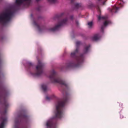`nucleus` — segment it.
<instances>
[{
	"label": "nucleus",
	"instance_id": "f257e3e1",
	"mask_svg": "<svg viewBox=\"0 0 128 128\" xmlns=\"http://www.w3.org/2000/svg\"><path fill=\"white\" fill-rule=\"evenodd\" d=\"M66 101L65 98L62 100L58 102L56 104V109L54 111L55 117H52L48 120L46 123L47 128H56V124L55 122L54 118H60L62 117L63 115L62 107L64 106Z\"/></svg>",
	"mask_w": 128,
	"mask_h": 128
},
{
	"label": "nucleus",
	"instance_id": "f03ea898",
	"mask_svg": "<svg viewBox=\"0 0 128 128\" xmlns=\"http://www.w3.org/2000/svg\"><path fill=\"white\" fill-rule=\"evenodd\" d=\"M14 9L13 7L7 8L0 14V22L3 24L8 22L11 20L14 13Z\"/></svg>",
	"mask_w": 128,
	"mask_h": 128
},
{
	"label": "nucleus",
	"instance_id": "7ed1b4c3",
	"mask_svg": "<svg viewBox=\"0 0 128 128\" xmlns=\"http://www.w3.org/2000/svg\"><path fill=\"white\" fill-rule=\"evenodd\" d=\"M56 72L53 70L50 72V75L48 76V78L52 82L57 83L65 85L64 82L60 79L56 77Z\"/></svg>",
	"mask_w": 128,
	"mask_h": 128
},
{
	"label": "nucleus",
	"instance_id": "20e7f679",
	"mask_svg": "<svg viewBox=\"0 0 128 128\" xmlns=\"http://www.w3.org/2000/svg\"><path fill=\"white\" fill-rule=\"evenodd\" d=\"M38 65L36 66V72L33 75L38 76L41 75L43 72V64L39 60L38 61Z\"/></svg>",
	"mask_w": 128,
	"mask_h": 128
},
{
	"label": "nucleus",
	"instance_id": "39448f33",
	"mask_svg": "<svg viewBox=\"0 0 128 128\" xmlns=\"http://www.w3.org/2000/svg\"><path fill=\"white\" fill-rule=\"evenodd\" d=\"M84 58L81 55L79 56L76 57L75 64L72 65V64H70L69 66H77L82 64L84 61Z\"/></svg>",
	"mask_w": 128,
	"mask_h": 128
},
{
	"label": "nucleus",
	"instance_id": "423d86ee",
	"mask_svg": "<svg viewBox=\"0 0 128 128\" xmlns=\"http://www.w3.org/2000/svg\"><path fill=\"white\" fill-rule=\"evenodd\" d=\"M32 0H16V4L17 6L22 5H29Z\"/></svg>",
	"mask_w": 128,
	"mask_h": 128
},
{
	"label": "nucleus",
	"instance_id": "0eeeda50",
	"mask_svg": "<svg viewBox=\"0 0 128 128\" xmlns=\"http://www.w3.org/2000/svg\"><path fill=\"white\" fill-rule=\"evenodd\" d=\"M67 22V20L65 19L62 20L60 21L59 22L58 24L56 25L55 27L51 30L52 31H54L58 29L61 26H63L66 24Z\"/></svg>",
	"mask_w": 128,
	"mask_h": 128
},
{
	"label": "nucleus",
	"instance_id": "6e6552de",
	"mask_svg": "<svg viewBox=\"0 0 128 128\" xmlns=\"http://www.w3.org/2000/svg\"><path fill=\"white\" fill-rule=\"evenodd\" d=\"M124 3L123 1L120 0L118 2V6L117 7L114 6L112 8L111 10V12H112L116 13L119 10L120 7H122L123 6Z\"/></svg>",
	"mask_w": 128,
	"mask_h": 128
},
{
	"label": "nucleus",
	"instance_id": "1a4fd4ad",
	"mask_svg": "<svg viewBox=\"0 0 128 128\" xmlns=\"http://www.w3.org/2000/svg\"><path fill=\"white\" fill-rule=\"evenodd\" d=\"M25 116H23L21 117H20L18 118H15L14 122V128H18V126L20 122L22 120L25 119Z\"/></svg>",
	"mask_w": 128,
	"mask_h": 128
},
{
	"label": "nucleus",
	"instance_id": "9d476101",
	"mask_svg": "<svg viewBox=\"0 0 128 128\" xmlns=\"http://www.w3.org/2000/svg\"><path fill=\"white\" fill-rule=\"evenodd\" d=\"M107 18L106 16H101L100 15L98 16V17L99 20H105L104 23V25L105 26H106L111 23V22L110 21L106 20Z\"/></svg>",
	"mask_w": 128,
	"mask_h": 128
},
{
	"label": "nucleus",
	"instance_id": "9b49d317",
	"mask_svg": "<svg viewBox=\"0 0 128 128\" xmlns=\"http://www.w3.org/2000/svg\"><path fill=\"white\" fill-rule=\"evenodd\" d=\"M0 120L2 122L0 124V128H4V125L7 121V118L2 116L0 118Z\"/></svg>",
	"mask_w": 128,
	"mask_h": 128
},
{
	"label": "nucleus",
	"instance_id": "f8f14e48",
	"mask_svg": "<svg viewBox=\"0 0 128 128\" xmlns=\"http://www.w3.org/2000/svg\"><path fill=\"white\" fill-rule=\"evenodd\" d=\"M100 38V36L98 34H95L92 38V39L93 40L96 41L98 40Z\"/></svg>",
	"mask_w": 128,
	"mask_h": 128
},
{
	"label": "nucleus",
	"instance_id": "ddd939ff",
	"mask_svg": "<svg viewBox=\"0 0 128 128\" xmlns=\"http://www.w3.org/2000/svg\"><path fill=\"white\" fill-rule=\"evenodd\" d=\"M41 87L42 89L44 91H46L47 89V87L45 84H42L41 85Z\"/></svg>",
	"mask_w": 128,
	"mask_h": 128
},
{
	"label": "nucleus",
	"instance_id": "4468645a",
	"mask_svg": "<svg viewBox=\"0 0 128 128\" xmlns=\"http://www.w3.org/2000/svg\"><path fill=\"white\" fill-rule=\"evenodd\" d=\"M78 49H76L75 52H72L71 54V56L72 57H74L75 56L76 53L78 51Z\"/></svg>",
	"mask_w": 128,
	"mask_h": 128
},
{
	"label": "nucleus",
	"instance_id": "2eb2a0df",
	"mask_svg": "<svg viewBox=\"0 0 128 128\" xmlns=\"http://www.w3.org/2000/svg\"><path fill=\"white\" fill-rule=\"evenodd\" d=\"M93 24V23L92 22H88V25L89 28H91Z\"/></svg>",
	"mask_w": 128,
	"mask_h": 128
},
{
	"label": "nucleus",
	"instance_id": "dca6fc26",
	"mask_svg": "<svg viewBox=\"0 0 128 128\" xmlns=\"http://www.w3.org/2000/svg\"><path fill=\"white\" fill-rule=\"evenodd\" d=\"M89 48V46H86L84 52L85 53H86L88 51Z\"/></svg>",
	"mask_w": 128,
	"mask_h": 128
},
{
	"label": "nucleus",
	"instance_id": "f3484780",
	"mask_svg": "<svg viewBox=\"0 0 128 128\" xmlns=\"http://www.w3.org/2000/svg\"><path fill=\"white\" fill-rule=\"evenodd\" d=\"M56 1V0H48L49 2L51 3H54Z\"/></svg>",
	"mask_w": 128,
	"mask_h": 128
},
{
	"label": "nucleus",
	"instance_id": "a211bd4d",
	"mask_svg": "<svg viewBox=\"0 0 128 128\" xmlns=\"http://www.w3.org/2000/svg\"><path fill=\"white\" fill-rule=\"evenodd\" d=\"M34 24L35 25H36V26H37L38 27V25L35 22H34Z\"/></svg>",
	"mask_w": 128,
	"mask_h": 128
},
{
	"label": "nucleus",
	"instance_id": "6ab92c4d",
	"mask_svg": "<svg viewBox=\"0 0 128 128\" xmlns=\"http://www.w3.org/2000/svg\"><path fill=\"white\" fill-rule=\"evenodd\" d=\"M80 42H79V41H78V42H76V44L78 45V44H80Z\"/></svg>",
	"mask_w": 128,
	"mask_h": 128
},
{
	"label": "nucleus",
	"instance_id": "aec40b11",
	"mask_svg": "<svg viewBox=\"0 0 128 128\" xmlns=\"http://www.w3.org/2000/svg\"><path fill=\"white\" fill-rule=\"evenodd\" d=\"M50 98L48 97V96H46V98L47 100H49V99H50Z\"/></svg>",
	"mask_w": 128,
	"mask_h": 128
},
{
	"label": "nucleus",
	"instance_id": "412c9836",
	"mask_svg": "<svg viewBox=\"0 0 128 128\" xmlns=\"http://www.w3.org/2000/svg\"><path fill=\"white\" fill-rule=\"evenodd\" d=\"M103 29V26H102L101 28V29L102 30Z\"/></svg>",
	"mask_w": 128,
	"mask_h": 128
},
{
	"label": "nucleus",
	"instance_id": "4be33fe9",
	"mask_svg": "<svg viewBox=\"0 0 128 128\" xmlns=\"http://www.w3.org/2000/svg\"><path fill=\"white\" fill-rule=\"evenodd\" d=\"M30 64H31V63H30Z\"/></svg>",
	"mask_w": 128,
	"mask_h": 128
}]
</instances>
